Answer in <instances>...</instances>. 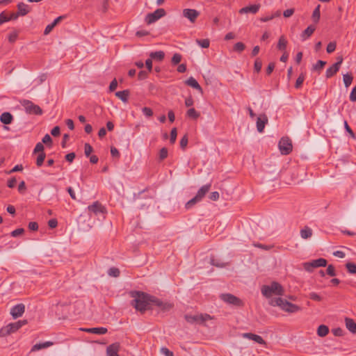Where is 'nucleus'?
Returning <instances> with one entry per match:
<instances>
[{
  "label": "nucleus",
  "instance_id": "obj_58",
  "mask_svg": "<svg viewBox=\"0 0 356 356\" xmlns=\"http://www.w3.org/2000/svg\"><path fill=\"white\" fill-rule=\"evenodd\" d=\"M24 232V229L23 228H18L15 229L10 233V235L13 237H17L19 236L20 234H23Z\"/></svg>",
  "mask_w": 356,
  "mask_h": 356
},
{
  "label": "nucleus",
  "instance_id": "obj_32",
  "mask_svg": "<svg viewBox=\"0 0 356 356\" xmlns=\"http://www.w3.org/2000/svg\"><path fill=\"white\" fill-rule=\"evenodd\" d=\"M353 80V76L351 73H347L343 75V81L346 88H348Z\"/></svg>",
  "mask_w": 356,
  "mask_h": 356
},
{
  "label": "nucleus",
  "instance_id": "obj_59",
  "mask_svg": "<svg viewBox=\"0 0 356 356\" xmlns=\"http://www.w3.org/2000/svg\"><path fill=\"white\" fill-rule=\"evenodd\" d=\"M17 183V179L15 177H11L10 179L8 180L7 186L10 188H13L15 186Z\"/></svg>",
  "mask_w": 356,
  "mask_h": 356
},
{
  "label": "nucleus",
  "instance_id": "obj_15",
  "mask_svg": "<svg viewBox=\"0 0 356 356\" xmlns=\"http://www.w3.org/2000/svg\"><path fill=\"white\" fill-rule=\"evenodd\" d=\"M243 337L244 338H246V339H248L250 340H253L259 344L264 345L265 346H266V342L259 335H257V334H255L253 333H250V332H246V333L243 334Z\"/></svg>",
  "mask_w": 356,
  "mask_h": 356
},
{
  "label": "nucleus",
  "instance_id": "obj_22",
  "mask_svg": "<svg viewBox=\"0 0 356 356\" xmlns=\"http://www.w3.org/2000/svg\"><path fill=\"white\" fill-rule=\"evenodd\" d=\"M27 323L26 320L18 321L15 323H11L8 324L9 329L11 330L12 333L16 332L19 328H21L23 325Z\"/></svg>",
  "mask_w": 356,
  "mask_h": 356
},
{
  "label": "nucleus",
  "instance_id": "obj_5",
  "mask_svg": "<svg viewBox=\"0 0 356 356\" xmlns=\"http://www.w3.org/2000/svg\"><path fill=\"white\" fill-rule=\"evenodd\" d=\"M185 320L191 324H202L208 320L211 319L210 315L207 314H200L196 315L186 314Z\"/></svg>",
  "mask_w": 356,
  "mask_h": 356
},
{
  "label": "nucleus",
  "instance_id": "obj_57",
  "mask_svg": "<svg viewBox=\"0 0 356 356\" xmlns=\"http://www.w3.org/2000/svg\"><path fill=\"white\" fill-rule=\"evenodd\" d=\"M173 307V305L169 302H163V305L160 307L161 309L163 312L169 311Z\"/></svg>",
  "mask_w": 356,
  "mask_h": 356
},
{
  "label": "nucleus",
  "instance_id": "obj_44",
  "mask_svg": "<svg viewBox=\"0 0 356 356\" xmlns=\"http://www.w3.org/2000/svg\"><path fill=\"white\" fill-rule=\"evenodd\" d=\"M305 81V75L303 73H301L298 79H296V83H295V88L298 89L301 88L303 81Z\"/></svg>",
  "mask_w": 356,
  "mask_h": 356
},
{
  "label": "nucleus",
  "instance_id": "obj_23",
  "mask_svg": "<svg viewBox=\"0 0 356 356\" xmlns=\"http://www.w3.org/2000/svg\"><path fill=\"white\" fill-rule=\"evenodd\" d=\"M346 328L353 334H356V323L353 319L346 317L345 318Z\"/></svg>",
  "mask_w": 356,
  "mask_h": 356
},
{
  "label": "nucleus",
  "instance_id": "obj_21",
  "mask_svg": "<svg viewBox=\"0 0 356 356\" xmlns=\"http://www.w3.org/2000/svg\"><path fill=\"white\" fill-rule=\"evenodd\" d=\"M185 83L196 90H197L201 93H203V90L200 85L196 81V79L192 76L189 77L186 81Z\"/></svg>",
  "mask_w": 356,
  "mask_h": 356
},
{
  "label": "nucleus",
  "instance_id": "obj_16",
  "mask_svg": "<svg viewBox=\"0 0 356 356\" xmlns=\"http://www.w3.org/2000/svg\"><path fill=\"white\" fill-rule=\"evenodd\" d=\"M260 8V4H253L248 6L243 7L239 10L240 14L251 13L252 14L257 13Z\"/></svg>",
  "mask_w": 356,
  "mask_h": 356
},
{
  "label": "nucleus",
  "instance_id": "obj_45",
  "mask_svg": "<svg viewBox=\"0 0 356 356\" xmlns=\"http://www.w3.org/2000/svg\"><path fill=\"white\" fill-rule=\"evenodd\" d=\"M262 67V61L259 58H256L254 63V70L256 72L259 73Z\"/></svg>",
  "mask_w": 356,
  "mask_h": 356
},
{
  "label": "nucleus",
  "instance_id": "obj_54",
  "mask_svg": "<svg viewBox=\"0 0 356 356\" xmlns=\"http://www.w3.org/2000/svg\"><path fill=\"white\" fill-rule=\"evenodd\" d=\"M44 147L41 143H38L33 149V154L37 152L42 153L44 152Z\"/></svg>",
  "mask_w": 356,
  "mask_h": 356
},
{
  "label": "nucleus",
  "instance_id": "obj_49",
  "mask_svg": "<svg viewBox=\"0 0 356 356\" xmlns=\"http://www.w3.org/2000/svg\"><path fill=\"white\" fill-rule=\"evenodd\" d=\"M343 124L346 131L350 134V137L353 138V139H356V135L353 131L346 120L344 121Z\"/></svg>",
  "mask_w": 356,
  "mask_h": 356
},
{
  "label": "nucleus",
  "instance_id": "obj_43",
  "mask_svg": "<svg viewBox=\"0 0 356 356\" xmlns=\"http://www.w3.org/2000/svg\"><path fill=\"white\" fill-rule=\"evenodd\" d=\"M196 42L202 48H208L210 44L209 39H197Z\"/></svg>",
  "mask_w": 356,
  "mask_h": 356
},
{
  "label": "nucleus",
  "instance_id": "obj_41",
  "mask_svg": "<svg viewBox=\"0 0 356 356\" xmlns=\"http://www.w3.org/2000/svg\"><path fill=\"white\" fill-rule=\"evenodd\" d=\"M45 158H46V154L44 152L40 153L38 155L37 159H36V165L38 167H40L42 165Z\"/></svg>",
  "mask_w": 356,
  "mask_h": 356
},
{
  "label": "nucleus",
  "instance_id": "obj_33",
  "mask_svg": "<svg viewBox=\"0 0 356 356\" xmlns=\"http://www.w3.org/2000/svg\"><path fill=\"white\" fill-rule=\"evenodd\" d=\"M320 8L321 6L318 5L313 11L312 18L314 23H318L319 22L321 17Z\"/></svg>",
  "mask_w": 356,
  "mask_h": 356
},
{
  "label": "nucleus",
  "instance_id": "obj_38",
  "mask_svg": "<svg viewBox=\"0 0 356 356\" xmlns=\"http://www.w3.org/2000/svg\"><path fill=\"white\" fill-rule=\"evenodd\" d=\"M347 270L350 274H356V264L353 262H348L346 264Z\"/></svg>",
  "mask_w": 356,
  "mask_h": 356
},
{
  "label": "nucleus",
  "instance_id": "obj_53",
  "mask_svg": "<svg viewBox=\"0 0 356 356\" xmlns=\"http://www.w3.org/2000/svg\"><path fill=\"white\" fill-rule=\"evenodd\" d=\"M188 136H187V134H185L181 138V139L180 140V147L181 149H184L186 148V147L188 145Z\"/></svg>",
  "mask_w": 356,
  "mask_h": 356
},
{
  "label": "nucleus",
  "instance_id": "obj_17",
  "mask_svg": "<svg viewBox=\"0 0 356 356\" xmlns=\"http://www.w3.org/2000/svg\"><path fill=\"white\" fill-rule=\"evenodd\" d=\"M211 187V183L202 186L197 192L195 196L201 201Z\"/></svg>",
  "mask_w": 356,
  "mask_h": 356
},
{
  "label": "nucleus",
  "instance_id": "obj_4",
  "mask_svg": "<svg viewBox=\"0 0 356 356\" xmlns=\"http://www.w3.org/2000/svg\"><path fill=\"white\" fill-rule=\"evenodd\" d=\"M20 104L24 106V110L28 114L42 115V110L41 108L34 104L31 101L28 99H22L20 101Z\"/></svg>",
  "mask_w": 356,
  "mask_h": 356
},
{
  "label": "nucleus",
  "instance_id": "obj_51",
  "mask_svg": "<svg viewBox=\"0 0 356 356\" xmlns=\"http://www.w3.org/2000/svg\"><path fill=\"white\" fill-rule=\"evenodd\" d=\"M337 43L335 42H330L327 45L326 48V51L328 54H331L334 52L336 49Z\"/></svg>",
  "mask_w": 356,
  "mask_h": 356
},
{
  "label": "nucleus",
  "instance_id": "obj_62",
  "mask_svg": "<svg viewBox=\"0 0 356 356\" xmlns=\"http://www.w3.org/2000/svg\"><path fill=\"white\" fill-rule=\"evenodd\" d=\"M76 157V154L74 152H71L65 155V159L69 163H72Z\"/></svg>",
  "mask_w": 356,
  "mask_h": 356
},
{
  "label": "nucleus",
  "instance_id": "obj_60",
  "mask_svg": "<svg viewBox=\"0 0 356 356\" xmlns=\"http://www.w3.org/2000/svg\"><path fill=\"white\" fill-rule=\"evenodd\" d=\"M349 98L351 102H356V85L353 88Z\"/></svg>",
  "mask_w": 356,
  "mask_h": 356
},
{
  "label": "nucleus",
  "instance_id": "obj_63",
  "mask_svg": "<svg viewBox=\"0 0 356 356\" xmlns=\"http://www.w3.org/2000/svg\"><path fill=\"white\" fill-rule=\"evenodd\" d=\"M28 227L31 231H37L38 229V224L36 222H30Z\"/></svg>",
  "mask_w": 356,
  "mask_h": 356
},
{
  "label": "nucleus",
  "instance_id": "obj_27",
  "mask_svg": "<svg viewBox=\"0 0 356 356\" xmlns=\"http://www.w3.org/2000/svg\"><path fill=\"white\" fill-rule=\"evenodd\" d=\"M339 70V68L337 65H332L330 67H328L325 72V76L327 79H330L332 77L334 74H336L338 71Z\"/></svg>",
  "mask_w": 356,
  "mask_h": 356
},
{
  "label": "nucleus",
  "instance_id": "obj_39",
  "mask_svg": "<svg viewBox=\"0 0 356 356\" xmlns=\"http://www.w3.org/2000/svg\"><path fill=\"white\" fill-rule=\"evenodd\" d=\"M108 274L109 276L118 277L120 276V272L118 268L112 267L108 269Z\"/></svg>",
  "mask_w": 356,
  "mask_h": 356
},
{
  "label": "nucleus",
  "instance_id": "obj_46",
  "mask_svg": "<svg viewBox=\"0 0 356 356\" xmlns=\"http://www.w3.org/2000/svg\"><path fill=\"white\" fill-rule=\"evenodd\" d=\"M11 333H12V332H11V330L9 329L8 325H7L6 326L3 327L0 330V337H6L7 335H9Z\"/></svg>",
  "mask_w": 356,
  "mask_h": 356
},
{
  "label": "nucleus",
  "instance_id": "obj_48",
  "mask_svg": "<svg viewBox=\"0 0 356 356\" xmlns=\"http://www.w3.org/2000/svg\"><path fill=\"white\" fill-rule=\"evenodd\" d=\"M177 136V131L175 127L172 128L170 131V142L171 144H174L176 141Z\"/></svg>",
  "mask_w": 356,
  "mask_h": 356
},
{
  "label": "nucleus",
  "instance_id": "obj_37",
  "mask_svg": "<svg viewBox=\"0 0 356 356\" xmlns=\"http://www.w3.org/2000/svg\"><path fill=\"white\" fill-rule=\"evenodd\" d=\"M245 45L241 42H238L234 44L233 50L238 53H241L242 51H243L245 50Z\"/></svg>",
  "mask_w": 356,
  "mask_h": 356
},
{
  "label": "nucleus",
  "instance_id": "obj_30",
  "mask_svg": "<svg viewBox=\"0 0 356 356\" xmlns=\"http://www.w3.org/2000/svg\"><path fill=\"white\" fill-rule=\"evenodd\" d=\"M300 236L304 239H307L312 236V230L309 227H305L300 230Z\"/></svg>",
  "mask_w": 356,
  "mask_h": 356
},
{
  "label": "nucleus",
  "instance_id": "obj_64",
  "mask_svg": "<svg viewBox=\"0 0 356 356\" xmlns=\"http://www.w3.org/2000/svg\"><path fill=\"white\" fill-rule=\"evenodd\" d=\"M60 129L58 126L54 127L51 131V134L54 137L58 136L60 135Z\"/></svg>",
  "mask_w": 356,
  "mask_h": 356
},
{
  "label": "nucleus",
  "instance_id": "obj_25",
  "mask_svg": "<svg viewBox=\"0 0 356 356\" xmlns=\"http://www.w3.org/2000/svg\"><path fill=\"white\" fill-rule=\"evenodd\" d=\"M17 13L19 16H24L27 15L30 10L28 9V6L23 2H20L17 4Z\"/></svg>",
  "mask_w": 356,
  "mask_h": 356
},
{
  "label": "nucleus",
  "instance_id": "obj_52",
  "mask_svg": "<svg viewBox=\"0 0 356 356\" xmlns=\"http://www.w3.org/2000/svg\"><path fill=\"white\" fill-rule=\"evenodd\" d=\"M93 148L89 143H85L84 145V153L86 156H89L92 152Z\"/></svg>",
  "mask_w": 356,
  "mask_h": 356
},
{
  "label": "nucleus",
  "instance_id": "obj_12",
  "mask_svg": "<svg viewBox=\"0 0 356 356\" xmlns=\"http://www.w3.org/2000/svg\"><path fill=\"white\" fill-rule=\"evenodd\" d=\"M268 119L266 114H260L257 119V129L259 133L264 131L266 124L268 123Z\"/></svg>",
  "mask_w": 356,
  "mask_h": 356
},
{
  "label": "nucleus",
  "instance_id": "obj_2",
  "mask_svg": "<svg viewBox=\"0 0 356 356\" xmlns=\"http://www.w3.org/2000/svg\"><path fill=\"white\" fill-rule=\"evenodd\" d=\"M270 305L278 306L282 310L289 313H296L301 309V307L297 305L293 304L282 298H275L270 300Z\"/></svg>",
  "mask_w": 356,
  "mask_h": 356
},
{
  "label": "nucleus",
  "instance_id": "obj_11",
  "mask_svg": "<svg viewBox=\"0 0 356 356\" xmlns=\"http://www.w3.org/2000/svg\"><path fill=\"white\" fill-rule=\"evenodd\" d=\"M88 209L90 212L97 215L98 213H106V208L98 201L93 202L92 204L88 207Z\"/></svg>",
  "mask_w": 356,
  "mask_h": 356
},
{
  "label": "nucleus",
  "instance_id": "obj_13",
  "mask_svg": "<svg viewBox=\"0 0 356 356\" xmlns=\"http://www.w3.org/2000/svg\"><path fill=\"white\" fill-rule=\"evenodd\" d=\"M25 311V306L22 303L17 304L12 307L10 314L13 318H17L22 316Z\"/></svg>",
  "mask_w": 356,
  "mask_h": 356
},
{
  "label": "nucleus",
  "instance_id": "obj_18",
  "mask_svg": "<svg viewBox=\"0 0 356 356\" xmlns=\"http://www.w3.org/2000/svg\"><path fill=\"white\" fill-rule=\"evenodd\" d=\"M81 330L88 332V333H92L96 334H104L108 332L107 328L104 327H91V328H81Z\"/></svg>",
  "mask_w": 356,
  "mask_h": 356
},
{
  "label": "nucleus",
  "instance_id": "obj_35",
  "mask_svg": "<svg viewBox=\"0 0 356 356\" xmlns=\"http://www.w3.org/2000/svg\"><path fill=\"white\" fill-rule=\"evenodd\" d=\"M325 65H326L325 61L319 60L317 61V63L315 65H313L312 70L317 71L319 72L324 67V66Z\"/></svg>",
  "mask_w": 356,
  "mask_h": 356
},
{
  "label": "nucleus",
  "instance_id": "obj_14",
  "mask_svg": "<svg viewBox=\"0 0 356 356\" xmlns=\"http://www.w3.org/2000/svg\"><path fill=\"white\" fill-rule=\"evenodd\" d=\"M120 348V344L118 342L113 343L109 345L106 348L107 356H119L118 352Z\"/></svg>",
  "mask_w": 356,
  "mask_h": 356
},
{
  "label": "nucleus",
  "instance_id": "obj_9",
  "mask_svg": "<svg viewBox=\"0 0 356 356\" xmlns=\"http://www.w3.org/2000/svg\"><path fill=\"white\" fill-rule=\"evenodd\" d=\"M166 14L165 10L163 8H158L154 13H148L145 19L147 24H151Z\"/></svg>",
  "mask_w": 356,
  "mask_h": 356
},
{
  "label": "nucleus",
  "instance_id": "obj_8",
  "mask_svg": "<svg viewBox=\"0 0 356 356\" xmlns=\"http://www.w3.org/2000/svg\"><path fill=\"white\" fill-rule=\"evenodd\" d=\"M220 299L225 302L236 307H243V302L238 297L231 293H222L220 295Z\"/></svg>",
  "mask_w": 356,
  "mask_h": 356
},
{
  "label": "nucleus",
  "instance_id": "obj_29",
  "mask_svg": "<svg viewBox=\"0 0 356 356\" xmlns=\"http://www.w3.org/2000/svg\"><path fill=\"white\" fill-rule=\"evenodd\" d=\"M287 46V40L284 35L280 37L277 48L280 51H285Z\"/></svg>",
  "mask_w": 356,
  "mask_h": 356
},
{
  "label": "nucleus",
  "instance_id": "obj_50",
  "mask_svg": "<svg viewBox=\"0 0 356 356\" xmlns=\"http://www.w3.org/2000/svg\"><path fill=\"white\" fill-rule=\"evenodd\" d=\"M326 273L331 277L336 276L337 274L334 266L332 264L328 265L326 270Z\"/></svg>",
  "mask_w": 356,
  "mask_h": 356
},
{
  "label": "nucleus",
  "instance_id": "obj_61",
  "mask_svg": "<svg viewBox=\"0 0 356 356\" xmlns=\"http://www.w3.org/2000/svg\"><path fill=\"white\" fill-rule=\"evenodd\" d=\"M142 111H143V114L145 115H146L147 117H151L153 115V111H152V108H150L149 107L143 108Z\"/></svg>",
  "mask_w": 356,
  "mask_h": 356
},
{
  "label": "nucleus",
  "instance_id": "obj_20",
  "mask_svg": "<svg viewBox=\"0 0 356 356\" xmlns=\"http://www.w3.org/2000/svg\"><path fill=\"white\" fill-rule=\"evenodd\" d=\"M316 26L314 25H309L300 35L302 41L308 39L315 31Z\"/></svg>",
  "mask_w": 356,
  "mask_h": 356
},
{
  "label": "nucleus",
  "instance_id": "obj_10",
  "mask_svg": "<svg viewBox=\"0 0 356 356\" xmlns=\"http://www.w3.org/2000/svg\"><path fill=\"white\" fill-rule=\"evenodd\" d=\"M182 14L191 22L194 23L200 15V12L195 9L186 8L183 10Z\"/></svg>",
  "mask_w": 356,
  "mask_h": 356
},
{
  "label": "nucleus",
  "instance_id": "obj_36",
  "mask_svg": "<svg viewBox=\"0 0 356 356\" xmlns=\"http://www.w3.org/2000/svg\"><path fill=\"white\" fill-rule=\"evenodd\" d=\"M200 202V200L196 197L195 196L194 197H193L191 200H190L189 201H188L186 204H185V208L186 209H190L191 208H192L195 204H197V202Z\"/></svg>",
  "mask_w": 356,
  "mask_h": 356
},
{
  "label": "nucleus",
  "instance_id": "obj_1",
  "mask_svg": "<svg viewBox=\"0 0 356 356\" xmlns=\"http://www.w3.org/2000/svg\"><path fill=\"white\" fill-rule=\"evenodd\" d=\"M129 295L133 298L130 305L135 308L136 310L140 312L141 314H144L147 310L152 309L150 301H149L151 295L139 291H131L129 292Z\"/></svg>",
  "mask_w": 356,
  "mask_h": 356
},
{
  "label": "nucleus",
  "instance_id": "obj_26",
  "mask_svg": "<svg viewBox=\"0 0 356 356\" xmlns=\"http://www.w3.org/2000/svg\"><path fill=\"white\" fill-rule=\"evenodd\" d=\"M130 95L129 90H124L122 91H118L115 92V96L120 99L123 102H128V98Z\"/></svg>",
  "mask_w": 356,
  "mask_h": 356
},
{
  "label": "nucleus",
  "instance_id": "obj_28",
  "mask_svg": "<svg viewBox=\"0 0 356 356\" xmlns=\"http://www.w3.org/2000/svg\"><path fill=\"white\" fill-rule=\"evenodd\" d=\"M149 56L152 59L162 61L165 57V53L163 51L151 52Z\"/></svg>",
  "mask_w": 356,
  "mask_h": 356
},
{
  "label": "nucleus",
  "instance_id": "obj_34",
  "mask_svg": "<svg viewBox=\"0 0 356 356\" xmlns=\"http://www.w3.org/2000/svg\"><path fill=\"white\" fill-rule=\"evenodd\" d=\"M186 116L189 118L196 120L200 117V113L194 108H191L187 111Z\"/></svg>",
  "mask_w": 356,
  "mask_h": 356
},
{
  "label": "nucleus",
  "instance_id": "obj_19",
  "mask_svg": "<svg viewBox=\"0 0 356 356\" xmlns=\"http://www.w3.org/2000/svg\"><path fill=\"white\" fill-rule=\"evenodd\" d=\"M14 118L10 112H4L0 115V121L3 124H10L13 122Z\"/></svg>",
  "mask_w": 356,
  "mask_h": 356
},
{
  "label": "nucleus",
  "instance_id": "obj_31",
  "mask_svg": "<svg viewBox=\"0 0 356 356\" xmlns=\"http://www.w3.org/2000/svg\"><path fill=\"white\" fill-rule=\"evenodd\" d=\"M328 332L329 328L327 325H319L317 329V334L321 337H325L328 334Z\"/></svg>",
  "mask_w": 356,
  "mask_h": 356
},
{
  "label": "nucleus",
  "instance_id": "obj_6",
  "mask_svg": "<svg viewBox=\"0 0 356 356\" xmlns=\"http://www.w3.org/2000/svg\"><path fill=\"white\" fill-rule=\"evenodd\" d=\"M280 152L283 155H288L292 152L293 145L289 137H282L278 144Z\"/></svg>",
  "mask_w": 356,
  "mask_h": 356
},
{
  "label": "nucleus",
  "instance_id": "obj_40",
  "mask_svg": "<svg viewBox=\"0 0 356 356\" xmlns=\"http://www.w3.org/2000/svg\"><path fill=\"white\" fill-rule=\"evenodd\" d=\"M149 301H150V305L152 304H153V305L159 307V308L163 305L162 300H161L160 299H159L156 297L152 296V295H151L150 300H149Z\"/></svg>",
  "mask_w": 356,
  "mask_h": 356
},
{
  "label": "nucleus",
  "instance_id": "obj_7",
  "mask_svg": "<svg viewBox=\"0 0 356 356\" xmlns=\"http://www.w3.org/2000/svg\"><path fill=\"white\" fill-rule=\"evenodd\" d=\"M327 260L324 258H319L303 264L305 270L312 272L314 268L318 267H325L327 265Z\"/></svg>",
  "mask_w": 356,
  "mask_h": 356
},
{
  "label": "nucleus",
  "instance_id": "obj_3",
  "mask_svg": "<svg viewBox=\"0 0 356 356\" xmlns=\"http://www.w3.org/2000/svg\"><path fill=\"white\" fill-rule=\"evenodd\" d=\"M261 293L266 298H270L273 295L282 296L284 293V289L280 283L273 282L270 285H264L261 287Z\"/></svg>",
  "mask_w": 356,
  "mask_h": 356
},
{
  "label": "nucleus",
  "instance_id": "obj_55",
  "mask_svg": "<svg viewBox=\"0 0 356 356\" xmlns=\"http://www.w3.org/2000/svg\"><path fill=\"white\" fill-rule=\"evenodd\" d=\"M309 298L313 300L320 302L322 300V298L315 292H312L309 295Z\"/></svg>",
  "mask_w": 356,
  "mask_h": 356
},
{
  "label": "nucleus",
  "instance_id": "obj_47",
  "mask_svg": "<svg viewBox=\"0 0 356 356\" xmlns=\"http://www.w3.org/2000/svg\"><path fill=\"white\" fill-rule=\"evenodd\" d=\"M181 60V55L179 54H175L171 59L172 64L176 65Z\"/></svg>",
  "mask_w": 356,
  "mask_h": 356
},
{
  "label": "nucleus",
  "instance_id": "obj_42",
  "mask_svg": "<svg viewBox=\"0 0 356 356\" xmlns=\"http://www.w3.org/2000/svg\"><path fill=\"white\" fill-rule=\"evenodd\" d=\"M168 150L166 147H162L159 151V159L163 161L168 157Z\"/></svg>",
  "mask_w": 356,
  "mask_h": 356
},
{
  "label": "nucleus",
  "instance_id": "obj_24",
  "mask_svg": "<svg viewBox=\"0 0 356 356\" xmlns=\"http://www.w3.org/2000/svg\"><path fill=\"white\" fill-rule=\"evenodd\" d=\"M54 343L51 341H45L43 343H36L31 348V352H35L43 348H47L51 346Z\"/></svg>",
  "mask_w": 356,
  "mask_h": 356
},
{
  "label": "nucleus",
  "instance_id": "obj_56",
  "mask_svg": "<svg viewBox=\"0 0 356 356\" xmlns=\"http://www.w3.org/2000/svg\"><path fill=\"white\" fill-rule=\"evenodd\" d=\"M149 72H148V70L147 71H145V70L140 71L138 74V79L139 80H144V79H147Z\"/></svg>",
  "mask_w": 356,
  "mask_h": 356
}]
</instances>
